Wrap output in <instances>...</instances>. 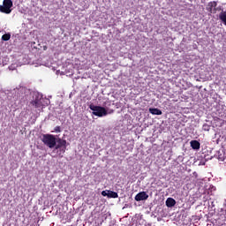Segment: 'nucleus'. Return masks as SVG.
Masks as SVG:
<instances>
[{
	"mask_svg": "<svg viewBox=\"0 0 226 226\" xmlns=\"http://www.w3.org/2000/svg\"><path fill=\"white\" fill-rule=\"evenodd\" d=\"M41 141L45 146L49 147V149L56 147V136L52 134H43L41 138Z\"/></svg>",
	"mask_w": 226,
	"mask_h": 226,
	"instance_id": "obj_1",
	"label": "nucleus"
},
{
	"mask_svg": "<svg viewBox=\"0 0 226 226\" xmlns=\"http://www.w3.org/2000/svg\"><path fill=\"white\" fill-rule=\"evenodd\" d=\"M90 110H93V115L97 116V117H103V116H107L108 112L104 107L96 106L94 104L89 105Z\"/></svg>",
	"mask_w": 226,
	"mask_h": 226,
	"instance_id": "obj_2",
	"label": "nucleus"
},
{
	"mask_svg": "<svg viewBox=\"0 0 226 226\" xmlns=\"http://www.w3.org/2000/svg\"><path fill=\"white\" fill-rule=\"evenodd\" d=\"M13 7V1L4 0L3 5H0L1 13H6L7 15L11 13V8Z\"/></svg>",
	"mask_w": 226,
	"mask_h": 226,
	"instance_id": "obj_3",
	"label": "nucleus"
},
{
	"mask_svg": "<svg viewBox=\"0 0 226 226\" xmlns=\"http://www.w3.org/2000/svg\"><path fill=\"white\" fill-rule=\"evenodd\" d=\"M55 149H60L63 154L66 153V139L61 138L56 139Z\"/></svg>",
	"mask_w": 226,
	"mask_h": 226,
	"instance_id": "obj_4",
	"label": "nucleus"
},
{
	"mask_svg": "<svg viewBox=\"0 0 226 226\" xmlns=\"http://www.w3.org/2000/svg\"><path fill=\"white\" fill-rule=\"evenodd\" d=\"M134 199L137 202H140L141 200H147V199H149V195L146 192H140Z\"/></svg>",
	"mask_w": 226,
	"mask_h": 226,
	"instance_id": "obj_5",
	"label": "nucleus"
},
{
	"mask_svg": "<svg viewBox=\"0 0 226 226\" xmlns=\"http://www.w3.org/2000/svg\"><path fill=\"white\" fill-rule=\"evenodd\" d=\"M216 6H218V3H216V1L209 2L207 5V11H208L210 13H214Z\"/></svg>",
	"mask_w": 226,
	"mask_h": 226,
	"instance_id": "obj_6",
	"label": "nucleus"
},
{
	"mask_svg": "<svg viewBox=\"0 0 226 226\" xmlns=\"http://www.w3.org/2000/svg\"><path fill=\"white\" fill-rule=\"evenodd\" d=\"M190 144H191V147L192 148V149H195V150H199V149H200V142H199V141H197V140H192L191 142H190Z\"/></svg>",
	"mask_w": 226,
	"mask_h": 226,
	"instance_id": "obj_7",
	"label": "nucleus"
},
{
	"mask_svg": "<svg viewBox=\"0 0 226 226\" xmlns=\"http://www.w3.org/2000/svg\"><path fill=\"white\" fill-rule=\"evenodd\" d=\"M166 206L167 207H174V206H176V200L173 198H168L166 200Z\"/></svg>",
	"mask_w": 226,
	"mask_h": 226,
	"instance_id": "obj_8",
	"label": "nucleus"
},
{
	"mask_svg": "<svg viewBox=\"0 0 226 226\" xmlns=\"http://www.w3.org/2000/svg\"><path fill=\"white\" fill-rule=\"evenodd\" d=\"M150 114H153V116H162V111L156 108H150L149 109Z\"/></svg>",
	"mask_w": 226,
	"mask_h": 226,
	"instance_id": "obj_9",
	"label": "nucleus"
},
{
	"mask_svg": "<svg viewBox=\"0 0 226 226\" xmlns=\"http://www.w3.org/2000/svg\"><path fill=\"white\" fill-rule=\"evenodd\" d=\"M117 197H119L117 192H116L114 191H108V198L109 199H117Z\"/></svg>",
	"mask_w": 226,
	"mask_h": 226,
	"instance_id": "obj_10",
	"label": "nucleus"
},
{
	"mask_svg": "<svg viewBox=\"0 0 226 226\" xmlns=\"http://www.w3.org/2000/svg\"><path fill=\"white\" fill-rule=\"evenodd\" d=\"M32 105L34 107H35V109H41V102L40 100H34V102H32Z\"/></svg>",
	"mask_w": 226,
	"mask_h": 226,
	"instance_id": "obj_11",
	"label": "nucleus"
},
{
	"mask_svg": "<svg viewBox=\"0 0 226 226\" xmlns=\"http://www.w3.org/2000/svg\"><path fill=\"white\" fill-rule=\"evenodd\" d=\"M219 19L224 23L226 26V11H222L219 14Z\"/></svg>",
	"mask_w": 226,
	"mask_h": 226,
	"instance_id": "obj_12",
	"label": "nucleus"
},
{
	"mask_svg": "<svg viewBox=\"0 0 226 226\" xmlns=\"http://www.w3.org/2000/svg\"><path fill=\"white\" fill-rule=\"evenodd\" d=\"M10 38H11V34H4V35H2L3 41H8Z\"/></svg>",
	"mask_w": 226,
	"mask_h": 226,
	"instance_id": "obj_13",
	"label": "nucleus"
},
{
	"mask_svg": "<svg viewBox=\"0 0 226 226\" xmlns=\"http://www.w3.org/2000/svg\"><path fill=\"white\" fill-rule=\"evenodd\" d=\"M202 130L204 132H209L211 130V125L207 124H204L202 126Z\"/></svg>",
	"mask_w": 226,
	"mask_h": 226,
	"instance_id": "obj_14",
	"label": "nucleus"
},
{
	"mask_svg": "<svg viewBox=\"0 0 226 226\" xmlns=\"http://www.w3.org/2000/svg\"><path fill=\"white\" fill-rule=\"evenodd\" d=\"M216 11H222L221 13H222L223 8H222V6L215 7V8L214 9V13H216Z\"/></svg>",
	"mask_w": 226,
	"mask_h": 226,
	"instance_id": "obj_15",
	"label": "nucleus"
},
{
	"mask_svg": "<svg viewBox=\"0 0 226 226\" xmlns=\"http://www.w3.org/2000/svg\"><path fill=\"white\" fill-rule=\"evenodd\" d=\"M55 132H56V133H61V126H56V127H55Z\"/></svg>",
	"mask_w": 226,
	"mask_h": 226,
	"instance_id": "obj_16",
	"label": "nucleus"
},
{
	"mask_svg": "<svg viewBox=\"0 0 226 226\" xmlns=\"http://www.w3.org/2000/svg\"><path fill=\"white\" fill-rule=\"evenodd\" d=\"M102 197H109V191L108 192L107 191H102Z\"/></svg>",
	"mask_w": 226,
	"mask_h": 226,
	"instance_id": "obj_17",
	"label": "nucleus"
},
{
	"mask_svg": "<svg viewBox=\"0 0 226 226\" xmlns=\"http://www.w3.org/2000/svg\"><path fill=\"white\" fill-rule=\"evenodd\" d=\"M43 50H47V46H43Z\"/></svg>",
	"mask_w": 226,
	"mask_h": 226,
	"instance_id": "obj_18",
	"label": "nucleus"
}]
</instances>
